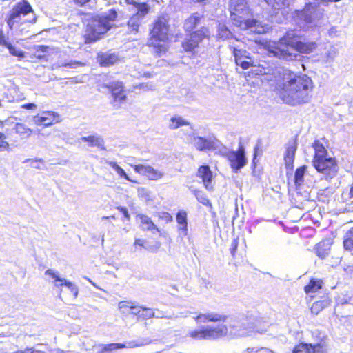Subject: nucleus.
Masks as SVG:
<instances>
[{
    "label": "nucleus",
    "instance_id": "1",
    "mask_svg": "<svg viewBox=\"0 0 353 353\" xmlns=\"http://www.w3.org/2000/svg\"><path fill=\"white\" fill-rule=\"evenodd\" d=\"M196 319L199 323H205L208 321H223L227 323L216 327H207L192 332L190 336L198 339H214L221 337L228 332L230 335L235 336H246L254 332L263 333L265 331L264 329H258L257 323H259V320L254 321L252 318L244 315L228 317L223 314L211 312L205 314H201Z\"/></svg>",
    "mask_w": 353,
    "mask_h": 353
},
{
    "label": "nucleus",
    "instance_id": "2",
    "mask_svg": "<svg viewBox=\"0 0 353 353\" xmlns=\"http://www.w3.org/2000/svg\"><path fill=\"white\" fill-rule=\"evenodd\" d=\"M281 74L283 82L279 97L283 103L292 106L308 103L314 88L312 79L305 74L288 69H283Z\"/></svg>",
    "mask_w": 353,
    "mask_h": 353
},
{
    "label": "nucleus",
    "instance_id": "3",
    "mask_svg": "<svg viewBox=\"0 0 353 353\" xmlns=\"http://www.w3.org/2000/svg\"><path fill=\"white\" fill-rule=\"evenodd\" d=\"M317 47L315 41L303 37L296 30L287 31L277 43L268 48V55L285 61L300 60V54H310Z\"/></svg>",
    "mask_w": 353,
    "mask_h": 353
},
{
    "label": "nucleus",
    "instance_id": "4",
    "mask_svg": "<svg viewBox=\"0 0 353 353\" xmlns=\"http://www.w3.org/2000/svg\"><path fill=\"white\" fill-rule=\"evenodd\" d=\"M118 17V11L111 8L93 17L87 24L85 34V43H91L101 39L102 35L114 27Z\"/></svg>",
    "mask_w": 353,
    "mask_h": 353
},
{
    "label": "nucleus",
    "instance_id": "5",
    "mask_svg": "<svg viewBox=\"0 0 353 353\" xmlns=\"http://www.w3.org/2000/svg\"><path fill=\"white\" fill-rule=\"evenodd\" d=\"M230 12L233 24L241 30H248L257 34L263 32V28L259 22L250 18L252 14L245 0H230Z\"/></svg>",
    "mask_w": 353,
    "mask_h": 353
},
{
    "label": "nucleus",
    "instance_id": "6",
    "mask_svg": "<svg viewBox=\"0 0 353 353\" xmlns=\"http://www.w3.org/2000/svg\"><path fill=\"white\" fill-rule=\"evenodd\" d=\"M323 16V10L319 8L318 3L310 2L303 9L295 10L294 20L301 28H305L310 26H317Z\"/></svg>",
    "mask_w": 353,
    "mask_h": 353
},
{
    "label": "nucleus",
    "instance_id": "7",
    "mask_svg": "<svg viewBox=\"0 0 353 353\" xmlns=\"http://www.w3.org/2000/svg\"><path fill=\"white\" fill-rule=\"evenodd\" d=\"M168 26L166 20L164 18H158L154 23L148 41V46L154 47V53L157 57H161L165 52L166 47L162 42L168 39Z\"/></svg>",
    "mask_w": 353,
    "mask_h": 353
},
{
    "label": "nucleus",
    "instance_id": "8",
    "mask_svg": "<svg viewBox=\"0 0 353 353\" xmlns=\"http://www.w3.org/2000/svg\"><path fill=\"white\" fill-rule=\"evenodd\" d=\"M312 163L315 169L323 174L327 180L332 179L338 172V165L336 160L331 157L313 159Z\"/></svg>",
    "mask_w": 353,
    "mask_h": 353
},
{
    "label": "nucleus",
    "instance_id": "9",
    "mask_svg": "<svg viewBox=\"0 0 353 353\" xmlns=\"http://www.w3.org/2000/svg\"><path fill=\"white\" fill-rule=\"evenodd\" d=\"M235 63L238 66H240L243 70L250 68V70L248 72V76L250 77H254L257 75L268 74L272 70L269 67H267V63L265 62L259 63L258 61H254L252 57H250L247 59L236 61Z\"/></svg>",
    "mask_w": 353,
    "mask_h": 353
},
{
    "label": "nucleus",
    "instance_id": "10",
    "mask_svg": "<svg viewBox=\"0 0 353 353\" xmlns=\"http://www.w3.org/2000/svg\"><path fill=\"white\" fill-rule=\"evenodd\" d=\"M188 137L189 142L199 151L214 150L219 147L220 142L213 136L205 138L192 132Z\"/></svg>",
    "mask_w": 353,
    "mask_h": 353
},
{
    "label": "nucleus",
    "instance_id": "11",
    "mask_svg": "<svg viewBox=\"0 0 353 353\" xmlns=\"http://www.w3.org/2000/svg\"><path fill=\"white\" fill-rule=\"evenodd\" d=\"M102 86L108 88L109 92L111 93L112 97V100L111 101L112 105L116 109L120 108L121 105L125 102L127 99L123 82L119 81H112L108 83H104Z\"/></svg>",
    "mask_w": 353,
    "mask_h": 353
},
{
    "label": "nucleus",
    "instance_id": "12",
    "mask_svg": "<svg viewBox=\"0 0 353 353\" xmlns=\"http://www.w3.org/2000/svg\"><path fill=\"white\" fill-rule=\"evenodd\" d=\"M208 29L204 26L190 33L182 43L183 50L185 52H193L198 47L199 43L208 36Z\"/></svg>",
    "mask_w": 353,
    "mask_h": 353
},
{
    "label": "nucleus",
    "instance_id": "13",
    "mask_svg": "<svg viewBox=\"0 0 353 353\" xmlns=\"http://www.w3.org/2000/svg\"><path fill=\"white\" fill-rule=\"evenodd\" d=\"M32 12L31 6L26 1L18 3L10 12L7 23L10 28H12L15 23H23L21 17Z\"/></svg>",
    "mask_w": 353,
    "mask_h": 353
},
{
    "label": "nucleus",
    "instance_id": "14",
    "mask_svg": "<svg viewBox=\"0 0 353 353\" xmlns=\"http://www.w3.org/2000/svg\"><path fill=\"white\" fill-rule=\"evenodd\" d=\"M227 158L230 163L231 168L235 172H237L247 163L245 149L243 146H240L237 151L229 152Z\"/></svg>",
    "mask_w": 353,
    "mask_h": 353
},
{
    "label": "nucleus",
    "instance_id": "15",
    "mask_svg": "<svg viewBox=\"0 0 353 353\" xmlns=\"http://www.w3.org/2000/svg\"><path fill=\"white\" fill-rule=\"evenodd\" d=\"M45 274L49 276L53 280L54 285L57 288H59L62 286H65L73 294L74 299L77 297L79 293V288L74 283L65 279L61 278L59 276L58 272H55L52 269L47 270L45 272Z\"/></svg>",
    "mask_w": 353,
    "mask_h": 353
},
{
    "label": "nucleus",
    "instance_id": "16",
    "mask_svg": "<svg viewBox=\"0 0 353 353\" xmlns=\"http://www.w3.org/2000/svg\"><path fill=\"white\" fill-rule=\"evenodd\" d=\"M134 169L137 172L146 176L150 180H159L164 176L163 172L157 170L148 165H136Z\"/></svg>",
    "mask_w": 353,
    "mask_h": 353
},
{
    "label": "nucleus",
    "instance_id": "17",
    "mask_svg": "<svg viewBox=\"0 0 353 353\" xmlns=\"http://www.w3.org/2000/svg\"><path fill=\"white\" fill-rule=\"evenodd\" d=\"M125 3L130 6V11L134 12V15L143 19L148 14L150 7L145 2H139L137 0H125Z\"/></svg>",
    "mask_w": 353,
    "mask_h": 353
},
{
    "label": "nucleus",
    "instance_id": "18",
    "mask_svg": "<svg viewBox=\"0 0 353 353\" xmlns=\"http://www.w3.org/2000/svg\"><path fill=\"white\" fill-rule=\"evenodd\" d=\"M292 353H325V351L320 343L312 345V343H301L294 347Z\"/></svg>",
    "mask_w": 353,
    "mask_h": 353
},
{
    "label": "nucleus",
    "instance_id": "19",
    "mask_svg": "<svg viewBox=\"0 0 353 353\" xmlns=\"http://www.w3.org/2000/svg\"><path fill=\"white\" fill-rule=\"evenodd\" d=\"M297 149V142L296 139L290 140L287 144V148L284 156V161L287 169L292 170L294 161L295 153Z\"/></svg>",
    "mask_w": 353,
    "mask_h": 353
},
{
    "label": "nucleus",
    "instance_id": "20",
    "mask_svg": "<svg viewBox=\"0 0 353 353\" xmlns=\"http://www.w3.org/2000/svg\"><path fill=\"white\" fill-rule=\"evenodd\" d=\"M56 117L59 115L54 112H45L41 116L37 115L33 117L34 123L37 125H43L48 127L51 125L54 122H58Z\"/></svg>",
    "mask_w": 353,
    "mask_h": 353
},
{
    "label": "nucleus",
    "instance_id": "21",
    "mask_svg": "<svg viewBox=\"0 0 353 353\" xmlns=\"http://www.w3.org/2000/svg\"><path fill=\"white\" fill-rule=\"evenodd\" d=\"M131 314L137 316V319H149L153 317L159 318L156 316L152 309L144 306H130Z\"/></svg>",
    "mask_w": 353,
    "mask_h": 353
},
{
    "label": "nucleus",
    "instance_id": "22",
    "mask_svg": "<svg viewBox=\"0 0 353 353\" xmlns=\"http://www.w3.org/2000/svg\"><path fill=\"white\" fill-rule=\"evenodd\" d=\"M97 60L101 66L108 67L114 65L119 60L115 52H101L98 54Z\"/></svg>",
    "mask_w": 353,
    "mask_h": 353
},
{
    "label": "nucleus",
    "instance_id": "23",
    "mask_svg": "<svg viewBox=\"0 0 353 353\" xmlns=\"http://www.w3.org/2000/svg\"><path fill=\"white\" fill-rule=\"evenodd\" d=\"M198 176L202 179L205 187L207 190H211L212 186L210 185L212 178V172L210 167L207 165L200 166L198 170Z\"/></svg>",
    "mask_w": 353,
    "mask_h": 353
},
{
    "label": "nucleus",
    "instance_id": "24",
    "mask_svg": "<svg viewBox=\"0 0 353 353\" xmlns=\"http://www.w3.org/2000/svg\"><path fill=\"white\" fill-rule=\"evenodd\" d=\"M203 19V15L199 12L193 13L184 22V29L186 32H191L195 29Z\"/></svg>",
    "mask_w": 353,
    "mask_h": 353
},
{
    "label": "nucleus",
    "instance_id": "25",
    "mask_svg": "<svg viewBox=\"0 0 353 353\" xmlns=\"http://www.w3.org/2000/svg\"><path fill=\"white\" fill-rule=\"evenodd\" d=\"M331 242L329 239L319 242L314 248L316 254L321 259L326 258L330 251Z\"/></svg>",
    "mask_w": 353,
    "mask_h": 353
},
{
    "label": "nucleus",
    "instance_id": "26",
    "mask_svg": "<svg viewBox=\"0 0 353 353\" xmlns=\"http://www.w3.org/2000/svg\"><path fill=\"white\" fill-rule=\"evenodd\" d=\"M81 140L83 142H88L90 147H97L101 150H105L104 140L100 135H90L83 137Z\"/></svg>",
    "mask_w": 353,
    "mask_h": 353
},
{
    "label": "nucleus",
    "instance_id": "27",
    "mask_svg": "<svg viewBox=\"0 0 353 353\" xmlns=\"http://www.w3.org/2000/svg\"><path fill=\"white\" fill-rule=\"evenodd\" d=\"M307 167L306 165H302L299 167L295 170L294 182L296 190H300L304 183V176L307 171Z\"/></svg>",
    "mask_w": 353,
    "mask_h": 353
},
{
    "label": "nucleus",
    "instance_id": "28",
    "mask_svg": "<svg viewBox=\"0 0 353 353\" xmlns=\"http://www.w3.org/2000/svg\"><path fill=\"white\" fill-rule=\"evenodd\" d=\"M16 134H19L21 139H27L30 137L32 130L25 124L17 123L12 129Z\"/></svg>",
    "mask_w": 353,
    "mask_h": 353
},
{
    "label": "nucleus",
    "instance_id": "29",
    "mask_svg": "<svg viewBox=\"0 0 353 353\" xmlns=\"http://www.w3.org/2000/svg\"><path fill=\"white\" fill-rule=\"evenodd\" d=\"M143 20V19L138 17L137 15L132 14L127 23L129 32L130 33H137Z\"/></svg>",
    "mask_w": 353,
    "mask_h": 353
},
{
    "label": "nucleus",
    "instance_id": "30",
    "mask_svg": "<svg viewBox=\"0 0 353 353\" xmlns=\"http://www.w3.org/2000/svg\"><path fill=\"white\" fill-rule=\"evenodd\" d=\"M151 339L149 338H139L136 340L123 343V345H124V348H134L149 345L151 343Z\"/></svg>",
    "mask_w": 353,
    "mask_h": 353
},
{
    "label": "nucleus",
    "instance_id": "31",
    "mask_svg": "<svg viewBox=\"0 0 353 353\" xmlns=\"http://www.w3.org/2000/svg\"><path fill=\"white\" fill-rule=\"evenodd\" d=\"M314 149V157L313 159H318L325 157H327V151L319 141L316 140L313 143Z\"/></svg>",
    "mask_w": 353,
    "mask_h": 353
},
{
    "label": "nucleus",
    "instance_id": "32",
    "mask_svg": "<svg viewBox=\"0 0 353 353\" xmlns=\"http://www.w3.org/2000/svg\"><path fill=\"white\" fill-rule=\"evenodd\" d=\"M139 219L141 223V227L142 229L144 230H151L153 232V230H156L159 232L158 228L154 224L152 221L150 217H148L146 215H139Z\"/></svg>",
    "mask_w": 353,
    "mask_h": 353
},
{
    "label": "nucleus",
    "instance_id": "33",
    "mask_svg": "<svg viewBox=\"0 0 353 353\" xmlns=\"http://www.w3.org/2000/svg\"><path fill=\"white\" fill-rule=\"evenodd\" d=\"M217 37L223 40L230 39L234 37L232 32L223 24L219 25Z\"/></svg>",
    "mask_w": 353,
    "mask_h": 353
},
{
    "label": "nucleus",
    "instance_id": "34",
    "mask_svg": "<svg viewBox=\"0 0 353 353\" xmlns=\"http://www.w3.org/2000/svg\"><path fill=\"white\" fill-rule=\"evenodd\" d=\"M190 123L183 119L181 117L174 116L170 119L169 128L171 130H175L183 125H188Z\"/></svg>",
    "mask_w": 353,
    "mask_h": 353
},
{
    "label": "nucleus",
    "instance_id": "35",
    "mask_svg": "<svg viewBox=\"0 0 353 353\" xmlns=\"http://www.w3.org/2000/svg\"><path fill=\"white\" fill-rule=\"evenodd\" d=\"M190 190L192 191V192L194 194L195 197L196 198L197 201L202 203L204 205H211V203L210 200L207 198V196L204 192H203L201 190H196V189H192V187H190Z\"/></svg>",
    "mask_w": 353,
    "mask_h": 353
},
{
    "label": "nucleus",
    "instance_id": "36",
    "mask_svg": "<svg viewBox=\"0 0 353 353\" xmlns=\"http://www.w3.org/2000/svg\"><path fill=\"white\" fill-rule=\"evenodd\" d=\"M343 246L346 250L353 251V228L349 230L344 236Z\"/></svg>",
    "mask_w": 353,
    "mask_h": 353
},
{
    "label": "nucleus",
    "instance_id": "37",
    "mask_svg": "<svg viewBox=\"0 0 353 353\" xmlns=\"http://www.w3.org/2000/svg\"><path fill=\"white\" fill-rule=\"evenodd\" d=\"M329 305V301L326 299L321 300L314 302L310 310L311 312L314 314H318L323 309Z\"/></svg>",
    "mask_w": 353,
    "mask_h": 353
},
{
    "label": "nucleus",
    "instance_id": "38",
    "mask_svg": "<svg viewBox=\"0 0 353 353\" xmlns=\"http://www.w3.org/2000/svg\"><path fill=\"white\" fill-rule=\"evenodd\" d=\"M233 55L234 57L235 61L247 59L251 57L250 53L245 50L238 49L236 47H233Z\"/></svg>",
    "mask_w": 353,
    "mask_h": 353
},
{
    "label": "nucleus",
    "instance_id": "39",
    "mask_svg": "<svg viewBox=\"0 0 353 353\" xmlns=\"http://www.w3.org/2000/svg\"><path fill=\"white\" fill-rule=\"evenodd\" d=\"M274 10H279L285 6L286 0H264Z\"/></svg>",
    "mask_w": 353,
    "mask_h": 353
},
{
    "label": "nucleus",
    "instance_id": "40",
    "mask_svg": "<svg viewBox=\"0 0 353 353\" xmlns=\"http://www.w3.org/2000/svg\"><path fill=\"white\" fill-rule=\"evenodd\" d=\"M109 165L121 177H123L129 181H131L128 174H126V172H125V170L121 167H120L116 162L111 161L109 163Z\"/></svg>",
    "mask_w": 353,
    "mask_h": 353
},
{
    "label": "nucleus",
    "instance_id": "41",
    "mask_svg": "<svg viewBox=\"0 0 353 353\" xmlns=\"http://www.w3.org/2000/svg\"><path fill=\"white\" fill-rule=\"evenodd\" d=\"M321 285L318 281L311 280L310 283L305 287V291L307 294L312 293L316 292L317 290L320 289Z\"/></svg>",
    "mask_w": 353,
    "mask_h": 353
},
{
    "label": "nucleus",
    "instance_id": "42",
    "mask_svg": "<svg viewBox=\"0 0 353 353\" xmlns=\"http://www.w3.org/2000/svg\"><path fill=\"white\" fill-rule=\"evenodd\" d=\"M9 50V52L12 56L19 57V58H24L25 57V52L19 49H17L16 47H14L12 43L8 46L7 48Z\"/></svg>",
    "mask_w": 353,
    "mask_h": 353
},
{
    "label": "nucleus",
    "instance_id": "43",
    "mask_svg": "<svg viewBox=\"0 0 353 353\" xmlns=\"http://www.w3.org/2000/svg\"><path fill=\"white\" fill-rule=\"evenodd\" d=\"M176 220L179 225L188 223L186 212L184 210L179 211L176 216Z\"/></svg>",
    "mask_w": 353,
    "mask_h": 353
},
{
    "label": "nucleus",
    "instance_id": "44",
    "mask_svg": "<svg viewBox=\"0 0 353 353\" xmlns=\"http://www.w3.org/2000/svg\"><path fill=\"white\" fill-rule=\"evenodd\" d=\"M83 63H82L80 61H70L69 62H64L61 63V64H59V67H68L70 68H77L79 66L83 65Z\"/></svg>",
    "mask_w": 353,
    "mask_h": 353
},
{
    "label": "nucleus",
    "instance_id": "45",
    "mask_svg": "<svg viewBox=\"0 0 353 353\" xmlns=\"http://www.w3.org/2000/svg\"><path fill=\"white\" fill-rule=\"evenodd\" d=\"M121 348H124V345H123V343H114L105 345L103 346V350H105V351H111L113 350L121 349Z\"/></svg>",
    "mask_w": 353,
    "mask_h": 353
},
{
    "label": "nucleus",
    "instance_id": "46",
    "mask_svg": "<svg viewBox=\"0 0 353 353\" xmlns=\"http://www.w3.org/2000/svg\"><path fill=\"white\" fill-rule=\"evenodd\" d=\"M243 353H274L272 350L268 348H261L259 350H254V348H248L244 351Z\"/></svg>",
    "mask_w": 353,
    "mask_h": 353
},
{
    "label": "nucleus",
    "instance_id": "47",
    "mask_svg": "<svg viewBox=\"0 0 353 353\" xmlns=\"http://www.w3.org/2000/svg\"><path fill=\"white\" fill-rule=\"evenodd\" d=\"M136 88L142 89L143 90H153L154 89V85L149 83H142L135 86Z\"/></svg>",
    "mask_w": 353,
    "mask_h": 353
},
{
    "label": "nucleus",
    "instance_id": "48",
    "mask_svg": "<svg viewBox=\"0 0 353 353\" xmlns=\"http://www.w3.org/2000/svg\"><path fill=\"white\" fill-rule=\"evenodd\" d=\"M30 161L31 162V165L32 167L35 168L36 169H38V170H41L43 169L39 164H38V162H40V163H44V161L43 159H35V160H32V159H26L23 161V163H26V162H29Z\"/></svg>",
    "mask_w": 353,
    "mask_h": 353
},
{
    "label": "nucleus",
    "instance_id": "49",
    "mask_svg": "<svg viewBox=\"0 0 353 353\" xmlns=\"http://www.w3.org/2000/svg\"><path fill=\"white\" fill-rule=\"evenodd\" d=\"M117 209L123 214L125 219H127L128 220L130 219V215L128 213V209L125 207L118 206L117 207Z\"/></svg>",
    "mask_w": 353,
    "mask_h": 353
},
{
    "label": "nucleus",
    "instance_id": "50",
    "mask_svg": "<svg viewBox=\"0 0 353 353\" xmlns=\"http://www.w3.org/2000/svg\"><path fill=\"white\" fill-rule=\"evenodd\" d=\"M3 150L10 151V145H9L8 142L4 141L3 139H1V141H0V152H1Z\"/></svg>",
    "mask_w": 353,
    "mask_h": 353
},
{
    "label": "nucleus",
    "instance_id": "51",
    "mask_svg": "<svg viewBox=\"0 0 353 353\" xmlns=\"http://www.w3.org/2000/svg\"><path fill=\"white\" fill-rule=\"evenodd\" d=\"M119 308L122 310V309H125V308H129L130 309V306H134L132 305V303H130V302H128V301H120L119 303Z\"/></svg>",
    "mask_w": 353,
    "mask_h": 353
},
{
    "label": "nucleus",
    "instance_id": "52",
    "mask_svg": "<svg viewBox=\"0 0 353 353\" xmlns=\"http://www.w3.org/2000/svg\"><path fill=\"white\" fill-rule=\"evenodd\" d=\"M237 247H238V241L237 240L234 239L232 242V244H231V246H230V253L231 254L234 256V254L236 252V250L237 249Z\"/></svg>",
    "mask_w": 353,
    "mask_h": 353
},
{
    "label": "nucleus",
    "instance_id": "53",
    "mask_svg": "<svg viewBox=\"0 0 353 353\" xmlns=\"http://www.w3.org/2000/svg\"><path fill=\"white\" fill-rule=\"evenodd\" d=\"M179 231H181V234H183L184 236L187 235L188 234V223H185L184 224H181L180 227L179 228Z\"/></svg>",
    "mask_w": 353,
    "mask_h": 353
},
{
    "label": "nucleus",
    "instance_id": "54",
    "mask_svg": "<svg viewBox=\"0 0 353 353\" xmlns=\"http://www.w3.org/2000/svg\"><path fill=\"white\" fill-rule=\"evenodd\" d=\"M11 43L5 38L3 35H0V45L3 46L6 48Z\"/></svg>",
    "mask_w": 353,
    "mask_h": 353
},
{
    "label": "nucleus",
    "instance_id": "55",
    "mask_svg": "<svg viewBox=\"0 0 353 353\" xmlns=\"http://www.w3.org/2000/svg\"><path fill=\"white\" fill-rule=\"evenodd\" d=\"M48 48L49 47L47 46L39 45L37 46V51L45 53L48 52Z\"/></svg>",
    "mask_w": 353,
    "mask_h": 353
},
{
    "label": "nucleus",
    "instance_id": "56",
    "mask_svg": "<svg viewBox=\"0 0 353 353\" xmlns=\"http://www.w3.org/2000/svg\"><path fill=\"white\" fill-rule=\"evenodd\" d=\"M22 108L27 109V110H32L37 108L36 104L33 103H28L23 104L22 106Z\"/></svg>",
    "mask_w": 353,
    "mask_h": 353
},
{
    "label": "nucleus",
    "instance_id": "57",
    "mask_svg": "<svg viewBox=\"0 0 353 353\" xmlns=\"http://www.w3.org/2000/svg\"><path fill=\"white\" fill-rule=\"evenodd\" d=\"M74 2L80 6H84L85 3H87L88 2L90 1V0H73Z\"/></svg>",
    "mask_w": 353,
    "mask_h": 353
},
{
    "label": "nucleus",
    "instance_id": "58",
    "mask_svg": "<svg viewBox=\"0 0 353 353\" xmlns=\"http://www.w3.org/2000/svg\"><path fill=\"white\" fill-rule=\"evenodd\" d=\"M144 243H145L144 240L137 239L135 240L134 244L135 245H139L142 246V247H144Z\"/></svg>",
    "mask_w": 353,
    "mask_h": 353
},
{
    "label": "nucleus",
    "instance_id": "59",
    "mask_svg": "<svg viewBox=\"0 0 353 353\" xmlns=\"http://www.w3.org/2000/svg\"><path fill=\"white\" fill-rule=\"evenodd\" d=\"M347 196L350 199L353 198V184L352 185L347 192Z\"/></svg>",
    "mask_w": 353,
    "mask_h": 353
},
{
    "label": "nucleus",
    "instance_id": "60",
    "mask_svg": "<svg viewBox=\"0 0 353 353\" xmlns=\"http://www.w3.org/2000/svg\"><path fill=\"white\" fill-rule=\"evenodd\" d=\"M347 210L349 212H353V201L347 205Z\"/></svg>",
    "mask_w": 353,
    "mask_h": 353
},
{
    "label": "nucleus",
    "instance_id": "61",
    "mask_svg": "<svg viewBox=\"0 0 353 353\" xmlns=\"http://www.w3.org/2000/svg\"><path fill=\"white\" fill-rule=\"evenodd\" d=\"M6 138V136L4 133L0 132V140L1 139H5Z\"/></svg>",
    "mask_w": 353,
    "mask_h": 353
},
{
    "label": "nucleus",
    "instance_id": "62",
    "mask_svg": "<svg viewBox=\"0 0 353 353\" xmlns=\"http://www.w3.org/2000/svg\"><path fill=\"white\" fill-rule=\"evenodd\" d=\"M28 21L29 22H35L36 21V18L33 17L32 19L28 20Z\"/></svg>",
    "mask_w": 353,
    "mask_h": 353
},
{
    "label": "nucleus",
    "instance_id": "63",
    "mask_svg": "<svg viewBox=\"0 0 353 353\" xmlns=\"http://www.w3.org/2000/svg\"><path fill=\"white\" fill-rule=\"evenodd\" d=\"M5 122L6 121L3 122V121H0V128H3V125H4Z\"/></svg>",
    "mask_w": 353,
    "mask_h": 353
},
{
    "label": "nucleus",
    "instance_id": "64",
    "mask_svg": "<svg viewBox=\"0 0 353 353\" xmlns=\"http://www.w3.org/2000/svg\"><path fill=\"white\" fill-rule=\"evenodd\" d=\"M166 215L170 220H172V218L168 213H166Z\"/></svg>",
    "mask_w": 353,
    "mask_h": 353
}]
</instances>
